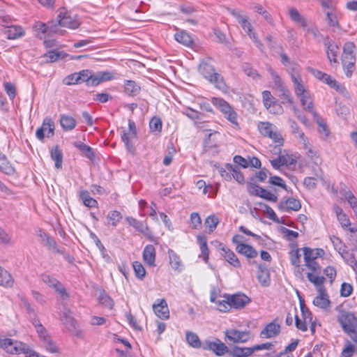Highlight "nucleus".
I'll return each instance as SVG.
<instances>
[{
  "instance_id": "obj_1",
  "label": "nucleus",
  "mask_w": 357,
  "mask_h": 357,
  "mask_svg": "<svg viewBox=\"0 0 357 357\" xmlns=\"http://www.w3.org/2000/svg\"><path fill=\"white\" fill-rule=\"evenodd\" d=\"M337 319L343 331L357 343V317L355 313L340 310Z\"/></svg>"
},
{
  "instance_id": "obj_2",
  "label": "nucleus",
  "mask_w": 357,
  "mask_h": 357,
  "mask_svg": "<svg viewBox=\"0 0 357 357\" xmlns=\"http://www.w3.org/2000/svg\"><path fill=\"white\" fill-rule=\"evenodd\" d=\"M229 13L236 20L243 31L247 33L250 39L255 43L256 46L263 51V44L258 40L256 33L253 31V26L249 21L248 16L241 10L228 9Z\"/></svg>"
},
{
  "instance_id": "obj_3",
  "label": "nucleus",
  "mask_w": 357,
  "mask_h": 357,
  "mask_svg": "<svg viewBox=\"0 0 357 357\" xmlns=\"http://www.w3.org/2000/svg\"><path fill=\"white\" fill-rule=\"evenodd\" d=\"M342 62L345 75L351 77L355 70L356 46L353 42H347L343 47Z\"/></svg>"
},
{
  "instance_id": "obj_4",
  "label": "nucleus",
  "mask_w": 357,
  "mask_h": 357,
  "mask_svg": "<svg viewBox=\"0 0 357 357\" xmlns=\"http://www.w3.org/2000/svg\"><path fill=\"white\" fill-rule=\"evenodd\" d=\"M199 72L210 82L215 84L218 89L225 86L223 77L215 72L214 67L206 61H202L199 66Z\"/></svg>"
},
{
  "instance_id": "obj_5",
  "label": "nucleus",
  "mask_w": 357,
  "mask_h": 357,
  "mask_svg": "<svg viewBox=\"0 0 357 357\" xmlns=\"http://www.w3.org/2000/svg\"><path fill=\"white\" fill-rule=\"evenodd\" d=\"M259 132L264 137L271 139L279 146L283 144L284 139L277 127L268 121H260L257 125Z\"/></svg>"
},
{
  "instance_id": "obj_6",
  "label": "nucleus",
  "mask_w": 357,
  "mask_h": 357,
  "mask_svg": "<svg viewBox=\"0 0 357 357\" xmlns=\"http://www.w3.org/2000/svg\"><path fill=\"white\" fill-rule=\"evenodd\" d=\"M213 103L220 110L224 117L228 120L234 128H239L238 114L227 102L221 98H213Z\"/></svg>"
},
{
  "instance_id": "obj_7",
  "label": "nucleus",
  "mask_w": 357,
  "mask_h": 357,
  "mask_svg": "<svg viewBox=\"0 0 357 357\" xmlns=\"http://www.w3.org/2000/svg\"><path fill=\"white\" fill-rule=\"evenodd\" d=\"M0 348L4 349L7 353L10 354H24L27 349V345L19 341H14L12 339L0 337Z\"/></svg>"
},
{
  "instance_id": "obj_8",
  "label": "nucleus",
  "mask_w": 357,
  "mask_h": 357,
  "mask_svg": "<svg viewBox=\"0 0 357 357\" xmlns=\"http://www.w3.org/2000/svg\"><path fill=\"white\" fill-rule=\"evenodd\" d=\"M41 279L49 287L54 289L62 299L66 300L69 298L66 288L57 279L47 274L42 275Z\"/></svg>"
},
{
  "instance_id": "obj_9",
  "label": "nucleus",
  "mask_w": 357,
  "mask_h": 357,
  "mask_svg": "<svg viewBox=\"0 0 357 357\" xmlns=\"http://www.w3.org/2000/svg\"><path fill=\"white\" fill-rule=\"evenodd\" d=\"M36 331L42 342L43 347L46 351L52 354L59 353V348L53 342L51 337L47 334L46 329L43 325L36 328Z\"/></svg>"
},
{
  "instance_id": "obj_10",
  "label": "nucleus",
  "mask_w": 357,
  "mask_h": 357,
  "mask_svg": "<svg viewBox=\"0 0 357 357\" xmlns=\"http://www.w3.org/2000/svg\"><path fill=\"white\" fill-rule=\"evenodd\" d=\"M61 321L71 335L77 337L81 336L82 331L79 328L77 322L72 317V313L69 310H64Z\"/></svg>"
},
{
  "instance_id": "obj_11",
  "label": "nucleus",
  "mask_w": 357,
  "mask_h": 357,
  "mask_svg": "<svg viewBox=\"0 0 357 357\" xmlns=\"http://www.w3.org/2000/svg\"><path fill=\"white\" fill-rule=\"evenodd\" d=\"M225 337L234 343H245L250 338V331H241L234 328L226 330L225 332Z\"/></svg>"
},
{
  "instance_id": "obj_12",
  "label": "nucleus",
  "mask_w": 357,
  "mask_h": 357,
  "mask_svg": "<svg viewBox=\"0 0 357 357\" xmlns=\"http://www.w3.org/2000/svg\"><path fill=\"white\" fill-rule=\"evenodd\" d=\"M202 348L204 350L213 351L218 356H222L225 354H229V348L219 339H215V341L205 340Z\"/></svg>"
},
{
  "instance_id": "obj_13",
  "label": "nucleus",
  "mask_w": 357,
  "mask_h": 357,
  "mask_svg": "<svg viewBox=\"0 0 357 357\" xmlns=\"http://www.w3.org/2000/svg\"><path fill=\"white\" fill-rule=\"evenodd\" d=\"M54 123L50 118H45L42 126L36 130V135L40 140H43L46 135L47 137L54 135Z\"/></svg>"
},
{
  "instance_id": "obj_14",
  "label": "nucleus",
  "mask_w": 357,
  "mask_h": 357,
  "mask_svg": "<svg viewBox=\"0 0 357 357\" xmlns=\"http://www.w3.org/2000/svg\"><path fill=\"white\" fill-rule=\"evenodd\" d=\"M296 69L297 67L293 68V71L291 73V79L293 82L296 95L301 96L308 91L307 90L303 79L300 74L296 71Z\"/></svg>"
},
{
  "instance_id": "obj_15",
  "label": "nucleus",
  "mask_w": 357,
  "mask_h": 357,
  "mask_svg": "<svg viewBox=\"0 0 357 357\" xmlns=\"http://www.w3.org/2000/svg\"><path fill=\"white\" fill-rule=\"evenodd\" d=\"M223 298H229L231 308L234 307L236 309L244 307L245 305L250 301V299L243 294H236L232 295L225 294L223 296Z\"/></svg>"
},
{
  "instance_id": "obj_16",
  "label": "nucleus",
  "mask_w": 357,
  "mask_h": 357,
  "mask_svg": "<svg viewBox=\"0 0 357 357\" xmlns=\"http://www.w3.org/2000/svg\"><path fill=\"white\" fill-rule=\"evenodd\" d=\"M301 208V202L294 197H289L285 200L281 201L278 204L279 210L282 212H289L290 211H298Z\"/></svg>"
},
{
  "instance_id": "obj_17",
  "label": "nucleus",
  "mask_w": 357,
  "mask_h": 357,
  "mask_svg": "<svg viewBox=\"0 0 357 357\" xmlns=\"http://www.w3.org/2000/svg\"><path fill=\"white\" fill-rule=\"evenodd\" d=\"M153 309L155 314L162 319H167L169 317V311L166 301L158 299L156 303L153 305Z\"/></svg>"
},
{
  "instance_id": "obj_18",
  "label": "nucleus",
  "mask_w": 357,
  "mask_h": 357,
  "mask_svg": "<svg viewBox=\"0 0 357 357\" xmlns=\"http://www.w3.org/2000/svg\"><path fill=\"white\" fill-rule=\"evenodd\" d=\"M57 18L59 19V25L62 27L75 29L79 26V21L66 13L61 12Z\"/></svg>"
},
{
  "instance_id": "obj_19",
  "label": "nucleus",
  "mask_w": 357,
  "mask_h": 357,
  "mask_svg": "<svg viewBox=\"0 0 357 357\" xmlns=\"http://www.w3.org/2000/svg\"><path fill=\"white\" fill-rule=\"evenodd\" d=\"M126 221L130 226L133 227L137 231L142 233L148 238H151V232L147 225H144L142 222L137 220L132 217H126Z\"/></svg>"
},
{
  "instance_id": "obj_20",
  "label": "nucleus",
  "mask_w": 357,
  "mask_h": 357,
  "mask_svg": "<svg viewBox=\"0 0 357 357\" xmlns=\"http://www.w3.org/2000/svg\"><path fill=\"white\" fill-rule=\"evenodd\" d=\"M289 15L292 22L301 27L303 30L307 29V22L305 18L295 8L289 9Z\"/></svg>"
},
{
  "instance_id": "obj_21",
  "label": "nucleus",
  "mask_w": 357,
  "mask_h": 357,
  "mask_svg": "<svg viewBox=\"0 0 357 357\" xmlns=\"http://www.w3.org/2000/svg\"><path fill=\"white\" fill-rule=\"evenodd\" d=\"M155 249L153 245H146L143 250V260L149 266H155Z\"/></svg>"
},
{
  "instance_id": "obj_22",
  "label": "nucleus",
  "mask_w": 357,
  "mask_h": 357,
  "mask_svg": "<svg viewBox=\"0 0 357 357\" xmlns=\"http://www.w3.org/2000/svg\"><path fill=\"white\" fill-rule=\"evenodd\" d=\"M220 245L222 246V255L227 260V261L229 262L234 267H241V262L237 258L236 255L234 254V252L231 251L230 249L225 247V245H222V244H220Z\"/></svg>"
},
{
  "instance_id": "obj_23",
  "label": "nucleus",
  "mask_w": 357,
  "mask_h": 357,
  "mask_svg": "<svg viewBox=\"0 0 357 357\" xmlns=\"http://www.w3.org/2000/svg\"><path fill=\"white\" fill-rule=\"evenodd\" d=\"M238 253L245 256L248 259H255L257 257V251L251 245L248 244H238L236 248Z\"/></svg>"
},
{
  "instance_id": "obj_24",
  "label": "nucleus",
  "mask_w": 357,
  "mask_h": 357,
  "mask_svg": "<svg viewBox=\"0 0 357 357\" xmlns=\"http://www.w3.org/2000/svg\"><path fill=\"white\" fill-rule=\"evenodd\" d=\"M280 331V326L275 322H271L266 325L264 329L260 333V336L261 337L271 338L278 335Z\"/></svg>"
},
{
  "instance_id": "obj_25",
  "label": "nucleus",
  "mask_w": 357,
  "mask_h": 357,
  "mask_svg": "<svg viewBox=\"0 0 357 357\" xmlns=\"http://www.w3.org/2000/svg\"><path fill=\"white\" fill-rule=\"evenodd\" d=\"M303 250L304 261H316L318 257H321L325 254L324 250L321 248L311 249L305 247Z\"/></svg>"
},
{
  "instance_id": "obj_26",
  "label": "nucleus",
  "mask_w": 357,
  "mask_h": 357,
  "mask_svg": "<svg viewBox=\"0 0 357 357\" xmlns=\"http://www.w3.org/2000/svg\"><path fill=\"white\" fill-rule=\"evenodd\" d=\"M114 79V73L109 71H100L93 74L91 82L93 86H96L102 82L110 81Z\"/></svg>"
},
{
  "instance_id": "obj_27",
  "label": "nucleus",
  "mask_w": 357,
  "mask_h": 357,
  "mask_svg": "<svg viewBox=\"0 0 357 357\" xmlns=\"http://www.w3.org/2000/svg\"><path fill=\"white\" fill-rule=\"evenodd\" d=\"M252 347H240L235 346L229 349V355L231 357H249L252 355Z\"/></svg>"
},
{
  "instance_id": "obj_28",
  "label": "nucleus",
  "mask_w": 357,
  "mask_h": 357,
  "mask_svg": "<svg viewBox=\"0 0 357 357\" xmlns=\"http://www.w3.org/2000/svg\"><path fill=\"white\" fill-rule=\"evenodd\" d=\"M297 96L300 98L301 105L304 109L310 112L314 116H317V113L313 109V102L309 91L303 93V94Z\"/></svg>"
},
{
  "instance_id": "obj_29",
  "label": "nucleus",
  "mask_w": 357,
  "mask_h": 357,
  "mask_svg": "<svg viewBox=\"0 0 357 357\" xmlns=\"http://www.w3.org/2000/svg\"><path fill=\"white\" fill-rule=\"evenodd\" d=\"M318 296L313 300L314 305L323 309H326L329 307L330 301L326 289L323 291H318Z\"/></svg>"
},
{
  "instance_id": "obj_30",
  "label": "nucleus",
  "mask_w": 357,
  "mask_h": 357,
  "mask_svg": "<svg viewBox=\"0 0 357 357\" xmlns=\"http://www.w3.org/2000/svg\"><path fill=\"white\" fill-rule=\"evenodd\" d=\"M303 148L306 151L307 155L312 160L315 165H319L321 163V159L318 155L316 150L314 149L312 145H310L307 139L302 143Z\"/></svg>"
},
{
  "instance_id": "obj_31",
  "label": "nucleus",
  "mask_w": 357,
  "mask_h": 357,
  "mask_svg": "<svg viewBox=\"0 0 357 357\" xmlns=\"http://www.w3.org/2000/svg\"><path fill=\"white\" fill-rule=\"evenodd\" d=\"M325 45L327 47L326 53L329 61L331 62L333 61L335 63H338L337 56L339 48L337 45L332 40H326L325 42Z\"/></svg>"
},
{
  "instance_id": "obj_32",
  "label": "nucleus",
  "mask_w": 357,
  "mask_h": 357,
  "mask_svg": "<svg viewBox=\"0 0 357 357\" xmlns=\"http://www.w3.org/2000/svg\"><path fill=\"white\" fill-rule=\"evenodd\" d=\"M137 137V133L134 132H126L123 130L121 134V139L125 143L128 150L130 152H133L135 150L133 141Z\"/></svg>"
},
{
  "instance_id": "obj_33",
  "label": "nucleus",
  "mask_w": 357,
  "mask_h": 357,
  "mask_svg": "<svg viewBox=\"0 0 357 357\" xmlns=\"http://www.w3.org/2000/svg\"><path fill=\"white\" fill-rule=\"evenodd\" d=\"M5 34L9 40H15L24 36V32L20 26L10 25L8 26V29L5 31Z\"/></svg>"
},
{
  "instance_id": "obj_34",
  "label": "nucleus",
  "mask_w": 357,
  "mask_h": 357,
  "mask_svg": "<svg viewBox=\"0 0 357 357\" xmlns=\"http://www.w3.org/2000/svg\"><path fill=\"white\" fill-rule=\"evenodd\" d=\"M318 273H307V278L308 280L313 283L317 287V291H323L325 289L323 284L325 278L323 276L317 275Z\"/></svg>"
},
{
  "instance_id": "obj_35",
  "label": "nucleus",
  "mask_w": 357,
  "mask_h": 357,
  "mask_svg": "<svg viewBox=\"0 0 357 357\" xmlns=\"http://www.w3.org/2000/svg\"><path fill=\"white\" fill-rule=\"evenodd\" d=\"M168 256L169 259V264L172 268L178 271H181L182 269V262L179 256L172 250H168Z\"/></svg>"
},
{
  "instance_id": "obj_36",
  "label": "nucleus",
  "mask_w": 357,
  "mask_h": 357,
  "mask_svg": "<svg viewBox=\"0 0 357 357\" xmlns=\"http://www.w3.org/2000/svg\"><path fill=\"white\" fill-rule=\"evenodd\" d=\"M141 90L140 86L132 80H126L124 84V91L126 94L130 96H137Z\"/></svg>"
},
{
  "instance_id": "obj_37",
  "label": "nucleus",
  "mask_w": 357,
  "mask_h": 357,
  "mask_svg": "<svg viewBox=\"0 0 357 357\" xmlns=\"http://www.w3.org/2000/svg\"><path fill=\"white\" fill-rule=\"evenodd\" d=\"M13 282L11 275L6 269L0 266V285L4 287H11Z\"/></svg>"
},
{
  "instance_id": "obj_38",
  "label": "nucleus",
  "mask_w": 357,
  "mask_h": 357,
  "mask_svg": "<svg viewBox=\"0 0 357 357\" xmlns=\"http://www.w3.org/2000/svg\"><path fill=\"white\" fill-rule=\"evenodd\" d=\"M60 123L64 130H72L76 126V121L73 117L63 114L61 116Z\"/></svg>"
},
{
  "instance_id": "obj_39",
  "label": "nucleus",
  "mask_w": 357,
  "mask_h": 357,
  "mask_svg": "<svg viewBox=\"0 0 357 357\" xmlns=\"http://www.w3.org/2000/svg\"><path fill=\"white\" fill-rule=\"evenodd\" d=\"M197 239L201 250V255H199V257L203 256L204 260L207 262L209 251L207 246L206 238L204 236L199 235L197 236Z\"/></svg>"
},
{
  "instance_id": "obj_40",
  "label": "nucleus",
  "mask_w": 357,
  "mask_h": 357,
  "mask_svg": "<svg viewBox=\"0 0 357 357\" xmlns=\"http://www.w3.org/2000/svg\"><path fill=\"white\" fill-rule=\"evenodd\" d=\"M35 31L36 32V36L40 39H43L46 37V36H49V27L48 23L45 24L41 22H37L33 26Z\"/></svg>"
},
{
  "instance_id": "obj_41",
  "label": "nucleus",
  "mask_w": 357,
  "mask_h": 357,
  "mask_svg": "<svg viewBox=\"0 0 357 357\" xmlns=\"http://www.w3.org/2000/svg\"><path fill=\"white\" fill-rule=\"evenodd\" d=\"M93 73L88 69L82 70L78 72L80 84L85 82L88 86H93L91 82L93 79Z\"/></svg>"
},
{
  "instance_id": "obj_42",
  "label": "nucleus",
  "mask_w": 357,
  "mask_h": 357,
  "mask_svg": "<svg viewBox=\"0 0 357 357\" xmlns=\"http://www.w3.org/2000/svg\"><path fill=\"white\" fill-rule=\"evenodd\" d=\"M74 146L77 147L82 152V153L87 158L92 160L95 158L93 151L92 148L90 147L89 146L82 142H75L74 144Z\"/></svg>"
},
{
  "instance_id": "obj_43",
  "label": "nucleus",
  "mask_w": 357,
  "mask_h": 357,
  "mask_svg": "<svg viewBox=\"0 0 357 357\" xmlns=\"http://www.w3.org/2000/svg\"><path fill=\"white\" fill-rule=\"evenodd\" d=\"M174 38L176 41L186 46H189L192 43L191 36L185 31L176 33Z\"/></svg>"
},
{
  "instance_id": "obj_44",
  "label": "nucleus",
  "mask_w": 357,
  "mask_h": 357,
  "mask_svg": "<svg viewBox=\"0 0 357 357\" xmlns=\"http://www.w3.org/2000/svg\"><path fill=\"white\" fill-rule=\"evenodd\" d=\"M51 158L55 162V167L60 169L62 167L63 154L58 146H54L51 149Z\"/></svg>"
},
{
  "instance_id": "obj_45",
  "label": "nucleus",
  "mask_w": 357,
  "mask_h": 357,
  "mask_svg": "<svg viewBox=\"0 0 357 357\" xmlns=\"http://www.w3.org/2000/svg\"><path fill=\"white\" fill-rule=\"evenodd\" d=\"M321 81L328 84L330 87L335 89L337 91L343 92L345 89L343 85L339 84L335 79L328 74H326L324 79Z\"/></svg>"
},
{
  "instance_id": "obj_46",
  "label": "nucleus",
  "mask_w": 357,
  "mask_h": 357,
  "mask_svg": "<svg viewBox=\"0 0 357 357\" xmlns=\"http://www.w3.org/2000/svg\"><path fill=\"white\" fill-rule=\"evenodd\" d=\"M289 159L288 155H280L277 158L271 160V163L274 169H279L282 166L292 164V162H289Z\"/></svg>"
},
{
  "instance_id": "obj_47",
  "label": "nucleus",
  "mask_w": 357,
  "mask_h": 357,
  "mask_svg": "<svg viewBox=\"0 0 357 357\" xmlns=\"http://www.w3.org/2000/svg\"><path fill=\"white\" fill-rule=\"evenodd\" d=\"M99 303L105 307L112 309L114 305V301L112 298L104 291L100 290L98 296Z\"/></svg>"
},
{
  "instance_id": "obj_48",
  "label": "nucleus",
  "mask_w": 357,
  "mask_h": 357,
  "mask_svg": "<svg viewBox=\"0 0 357 357\" xmlns=\"http://www.w3.org/2000/svg\"><path fill=\"white\" fill-rule=\"evenodd\" d=\"M80 197L82 199L84 204L89 208L96 207L98 205L97 201L92 198L86 190L81 192Z\"/></svg>"
},
{
  "instance_id": "obj_49",
  "label": "nucleus",
  "mask_w": 357,
  "mask_h": 357,
  "mask_svg": "<svg viewBox=\"0 0 357 357\" xmlns=\"http://www.w3.org/2000/svg\"><path fill=\"white\" fill-rule=\"evenodd\" d=\"M0 171L7 175L14 174L15 168L8 161L6 155L0 160Z\"/></svg>"
},
{
  "instance_id": "obj_50",
  "label": "nucleus",
  "mask_w": 357,
  "mask_h": 357,
  "mask_svg": "<svg viewBox=\"0 0 357 357\" xmlns=\"http://www.w3.org/2000/svg\"><path fill=\"white\" fill-rule=\"evenodd\" d=\"M220 222L219 218L215 215H211L206 218L204 225L208 229V232H213Z\"/></svg>"
},
{
  "instance_id": "obj_51",
  "label": "nucleus",
  "mask_w": 357,
  "mask_h": 357,
  "mask_svg": "<svg viewBox=\"0 0 357 357\" xmlns=\"http://www.w3.org/2000/svg\"><path fill=\"white\" fill-rule=\"evenodd\" d=\"M227 168L228 171L231 173V178L233 177L239 183H243L245 182L244 176L238 167H234L232 165L227 164Z\"/></svg>"
},
{
  "instance_id": "obj_52",
  "label": "nucleus",
  "mask_w": 357,
  "mask_h": 357,
  "mask_svg": "<svg viewBox=\"0 0 357 357\" xmlns=\"http://www.w3.org/2000/svg\"><path fill=\"white\" fill-rule=\"evenodd\" d=\"M289 255L291 264L296 267H299L301 257L300 249L294 248L289 251Z\"/></svg>"
},
{
  "instance_id": "obj_53",
  "label": "nucleus",
  "mask_w": 357,
  "mask_h": 357,
  "mask_svg": "<svg viewBox=\"0 0 357 357\" xmlns=\"http://www.w3.org/2000/svg\"><path fill=\"white\" fill-rule=\"evenodd\" d=\"M40 236L43 241H45V245L49 249L52 250L57 253H61V250L57 248L56 243L54 238L45 233H43V234H41Z\"/></svg>"
},
{
  "instance_id": "obj_54",
  "label": "nucleus",
  "mask_w": 357,
  "mask_h": 357,
  "mask_svg": "<svg viewBox=\"0 0 357 357\" xmlns=\"http://www.w3.org/2000/svg\"><path fill=\"white\" fill-rule=\"evenodd\" d=\"M356 351H357V342L351 344L348 341L342 351L341 357H352Z\"/></svg>"
},
{
  "instance_id": "obj_55",
  "label": "nucleus",
  "mask_w": 357,
  "mask_h": 357,
  "mask_svg": "<svg viewBox=\"0 0 357 357\" xmlns=\"http://www.w3.org/2000/svg\"><path fill=\"white\" fill-rule=\"evenodd\" d=\"M186 340L188 343L194 348H199L202 346L198 335L195 333L187 332Z\"/></svg>"
},
{
  "instance_id": "obj_56",
  "label": "nucleus",
  "mask_w": 357,
  "mask_h": 357,
  "mask_svg": "<svg viewBox=\"0 0 357 357\" xmlns=\"http://www.w3.org/2000/svg\"><path fill=\"white\" fill-rule=\"evenodd\" d=\"M279 91L280 92L279 96L282 99V104L288 103V104L291 105V106L294 105L293 99H292V97L291 95V92L287 87L282 88V89L279 90Z\"/></svg>"
},
{
  "instance_id": "obj_57",
  "label": "nucleus",
  "mask_w": 357,
  "mask_h": 357,
  "mask_svg": "<svg viewBox=\"0 0 357 357\" xmlns=\"http://www.w3.org/2000/svg\"><path fill=\"white\" fill-rule=\"evenodd\" d=\"M331 240L335 249L341 255L342 257L346 259V257H344V254H347V252H345V246L341 240L338 237L334 236L331 238Z\"/></svg>"
},
{
  "instance_id": "obj_58",
  "label": "nucleus",
  "mask_w": 357,
  "mask_h": 357,
  "mask_svg": "<svg viewBox=\"0 0 357 357\" xmlns=\"http://www.w3.org/2000/svg\"><path fill=\"white\" fill-rule=\"evenodd\" d=\"M132 266L135 276L139 280H143L146 275V270L143 265L139 261H134Z\"/></svg>"
},
{
  "instance_id": "obj_59",
  "label": "nucleus",
  "mask_w": 357,
  "mask_h": 357,
  "mask_svg": "<svg viewBox=\"0 0 357 357\" xmlns=\"http://www.w3.org/2000/svg\"><path fill=\"white\" fill-rule=\"evenodd\" d=\"M291 128L292 129L295 137L299 138L301 143L305 142L307 139L304 132L300 129L298 124L294 121H291Z\"/></svg>"
},
{
  "instance_id": "obj_60",
  "label": "nucleus",
  "mask_w": 357,
  "mask_h": 357,
  "mask_svg": "<svg viewBox=\"0 0 357 357\" xmlns=\"http://www.w3.org/2000/svg\"><path fill=\"white\" fill-rule=\"evenodd\" d=\"M262 99L264 107L268 109L271 107L276 100L269 91H264L262 92Z\"/></svg>"
},
{
  "instance_id": "obj_61",
  "label": "nucleus",
  "mask_w": 357,
  "mask_h": 357,
  "mask_svg": "<svg viewBox=\"0 0 357 357\" xmlns=\"http://www.w3.org/2000/svg\"><path fill=\"white\" fill-rule=\"evenodd\" d=\"M217 309L222 312H229L231 309L229 298H223L222 300H218L216 302Z\"/></svg>"
},
{
  "instance_id": "obj_62",
  "label": "nucleus",
  "mask_w": 357,
  "mask_h": 357,
  "mask_svg": "<svg viewBox=\"0 0 357 357\" xmlns=\"http://www.w3.org/2000/svg\"><path fill=\"white\" fill-rule=\"evenodd\" d=\"M149 128L151 132H160L162 130V121L160 118L154 116L149 122Z\"/></svg>"
},
{
  "instance_id": "obj_63",
  "label": "nucleus",
  "mask_w": 357,
  "mask_h": 357,
  "mask_svg": "<svg viewBox=\"0 0 357 357\" xmlns=\"http://www.w3.org/2000/svg\"><path fill=\"white\" fill-rule=\"evenodd\" d=\"M326 19L328 24L330 26L339 27V23L335 10L328 11L326 13Z\"/></svg>"
},
{
  "instance_id": "obj_64",
  "label": "nucleus",
  "mask_w": 357,
  "mask_h": 357,
  "mask_svg": "<svg viewBox=\"0 0 357 357\" xmlns=\"http://www.w3.org/2000/svg\"><path fill=\"white\" fill-rule=\"evenodd\" d=\"M257 278L259 282L263 286H268L269 284V274L266 269L260 270L258 273Z\"/></svg>"
}]
</instances>
